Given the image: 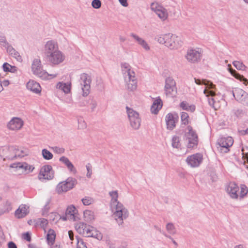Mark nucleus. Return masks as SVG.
Instances as JSON below:
<instances>
[{"mask_svg": "<svg viewBox=\"0 0 248 248\" xmlns=\"http://www.w3.org/2000/svg\"><path fill=\"white\" fill-rule=\"evenodd\" d=\"M163 103L161 99L159 98H156L153 102L151 107V111L153 114H156L159 110L162 108Z\"/></svg>", "mask_w": 248, "mask_h": 248, "instance_id": "27", "label": "nucleus"}, {"mask_svg": "<svg viewBox=\"0 0 248 248\" xmlns=\"http://www.w3.org/2000/svg\"><path fill=\"white\" fill-rule=\"evenodd\" d=\"M24 124L22 119L18 117H14L7 124L8 128L11 130H18L20 129Z\"/></svg>", "mask_w": 248, "mask_h": 248, "instance_id": "19", "label": "nucleus"}, {"mask_svg": "<svg viewBox=\"0 0 248 248\" xmlns=\"http://www.w3.org/2000/svg\"><path fill=\"white\" fill-rule=\"evenodd\" d=\"M172 146L173 148H178L180 146V138L177 136H174L172 138Z\"/></svg>", "mask_w": 248, "mask_h": 248, "instance_id": "50", "label": "nucleus"}, {"mask_svg": "<svg viewBox=\"0 0 248 248\" xmlns=\"http://www.w3.org/2000/svg\"><path fill=\"white\" fill-rule=\"evenodd\" d=\"M54 171L51 165H46L43 166L38 174V179L41 181L45 180H50L53 178Z\"/></svg>", "mask_w": 248, "mask_h": 248, "instance_id": "10", "label": "nucleus"}, {"mask_svg": "<svg viewBox=\"0 0 248 248\" xmlns=\"http://www.w3.org/2000/svg\"><path fill=\"white\" fill-rule=\"evenodd\" d=\"M27 88L28 90L32 92L35 93H39L41 91V87L40 84L33 80H30L27 83Z\"/></svg>", "mask_w": 248, "mask_h": 248, "instance_id": "23", "label": "nucleus"}, {"mask_svg": "<svg viewBox=\"0 0 248 248\" xmlns=\"http://www.w3.org/2000/svg\"><path fill=\"white\" fill-rule=\"evenodd\" d=\"M86 168L87 170L86 176L88 178H90L92 174V168L91 164L88 163L86 165Z\"/></svg>", "mask_w": 248, "mask_h": 248, "instance_id": "58", "label": "nucleus"}, {"mask_svg": "<svg viewBox=\"0 0 248 248\" xmlns=\"http://www.w3.org/2000/svg\"><path fill=\"white\" fill-rule=\"evenodd\" d=\"M81 201L83 204L86 206L89 205L94 202L93 199L90 197H85Z\"/></svg>", "mask_w": 248, "mask_h": 248, "instance_id": "51", "label": "nucleus"}, {"mask_svg": "<svg viewBox=\"0 0 248 248\" xmlns=\"http://www.w3.org/2000/svg\"><path fill=\"white\" fill-rule=\"evenodd\" d=\"M12 209L11 203L9 201H6L3 203V208L1 209L0 214L8 213Z\"/></svg>", "mask_w": 248, "mask_h": 248, "instance_id": "46", "label": "nucleus"}, {"mask_svg": "<svg viewBox=\"0 0 248 248\" xmlns=\"http://www.w3.org/2000/svg\"><path fill=\"white\" fill-rule=\"evenodd\" d=\"M226 190L231 198L238 199L239 195L237 192L239 190V187L237 184L234 183H230L227 186Z\"/></svg>", "mask_w": 248, "mask_h": 248, "instance_id": "21", "label": "nucleus"}, {"mask_svg": "<svg viewBox=\"0 0 248 248\" xmlns=\"http://www.w3.org/2000/svg\"><path fill=\"white\" fill-rule=\"evenodd\" d=\"M167 127L168 129L172 130L175 126L174 116L172 113H168L165 118Z\"/></svg>", "mask_w": 248, "mask_h": 248, "instance_id": "29", "label": "nucleus"}, {"mask_svg": "<svg viewBox=\"0 0 248 248\" xmlns=\"http://www.w3.org/2000/svg\"><path fill=\"white\" fill-rule=\"evenodd\" d=\"M56 234L55 231L52 229H49L47 234V241L49 245H52L55 242Z\"/></svg>", "mask_w": 248, "mask_h": 248, "instance_id": "37", "label": "nucleus"}, {"mask_svg": "<svg viewBox=\"0 0 248 248\" xmlns=\"http://www.w3.org/2000/svg\"><path fill=\"white\" fill-rule=\"evenodd\" d=\"M77 248H87L83 240L77 237Z\"/></svg>", "mask_w": 248, "mask_h": 248, "instance_id": "54", "label": "nucleus"}, {"mask_svg": "<svg viewBox=\"0 0 248 248\" xmlns=\"http://www.w3.org/2000/svg\"><path fill=\"white\" fill-rule=\"evenodd\" d=\"M59 161L66 166L67 169L70 172L73 174L77 173V170L75 167L67 157L62 156L59 158Z\"/></svg>", "mask_w": 248, "mask_h": 248, "instance_id": "25", "label": "nucleus"}, {"mask_svg": "<svg viewBox=\"0 0 248 248\" xmlns=\"http://www.w3.org/2000/svg\"><path fill=\"white\" fill-rule=\"evenodd\" d=\"M109 195L111 197V200L110 202V207L115 206L116 205L121 203L118 199V191L114 190L109 192Z\"/></svg>", "mask_w": 248, "mask_h": 248, "instance_id": "31", "label": "nucleus"}, {"mask_svg": "<svg viewBox=\"0 0 248 248\" xmlns=\"http://www.w3.org/2000/svg\"><path fill=\"white\" fill-rule=\"evenodd\" d=\"M29 154L28 150L22 147L4 146L0 149V156L4 161H12Z\"/></svg>", "mask_w": 248, "mask_h": 248, "instance_id": "1", "label": "nucleus"}, {"mask_svg": "<svg viewBox=\"0 0 248 248\" xmlns=\"http://www.w3.org/2000/svg\"><path fill=\"white\" fill-rule=\"evenodd\" d=\"M42 155L46 160H50L53 158V154L46 149L42 150Z\"/></svg>", "mask_w": 248, "mask_h": 248, "instance_id": "44", "label": "nucleus"}, {"mask_svg": "<svg viewBox=\"0 0 248 248\" xmlns=\"http://www.w3.org/2000/svg\"><path fill=\"white\" fill-rule=\"evenodd\" d=\"M166 230L167 232L171 234H175L176 233V230L174 225L171 223H169L166 225Z\"/></svg>", "mask_w": 248, "mask_h": 248, "instance_id": "47", "label": "nucleus"}, {"mask_svg": "<svg viewBox=\"0 0 248 248\" xmlns=\"http://www.w3.org/2000/svg\"><path fill=\"white\" fill-rule=\"evenodd\" d=\"M228 70L234 77L241 81H243V83L246 85L248 84V80L242 75L238 74L235 70L232 69L231 68V65L230 64H228Z\"/></svg>", "mask_w": 248, "mask_h": 248, "instance_id": "32", "label": "nucleus"}, {"mask_svg": "<svg viewBox=\"0 0 248 248\" xmlns=\"http://www.w3.org/2000/svg\"><path fill=\"white\" fill-rule=\"evenodd\" d=\"M150 7L151 9L156 14L162 21H165L167 19L168 17L167 10L158 3L152 2Z\"/></svg>", "mask_w": 248, "mask_h": 248, "instance_id": "11", "label": "nucleus"}, {"mask_svg": "<svg viewBox=\"0 0 248 248\" xmlns=\"http://www.w3.org/2000/svg\"><path fill=\"white\" fill-rule=\"evenodd\" d=\"M93 227L92 226H88V227L86 226V229L84 231V233L83 235H84L86 237H89L90 234L93 231V229H94Z\"/></svg>", "mask_w": 248, "mask_h": 248, "instance_id": "55", "label": "nucleus"}, {"mask_svg": "<svg viewBox=\"0 0 248 248\" xmlns=\"http://www.w3.org/2000/svg\"><path fill=\"white\" fill-rule=\"evenodd\" d=\"M6 50L10 55L16 59L17 61L20 62L22 61V57L20 55L19 53L16 51L12 46H11Z\"/></svg>", "mask_w": 248, "mask_h": 248, "instance_id": "36", "label": "nucleus"}, {"mask_svg": "<svg viewBox=\"0 0 248 248\" xmlns=\"http://www.w3.org/2000/svg\"><path fill=\"white\" fill-rule=\"evenodd\" d=\"M241 191L240 194V198H243L248 192V188L246 186L244 185H241Z\"/></svg>", "mask_w": 248, "mask_h": 248, "instance_id": "52", "label": "nucleus"}, {"mask_svg": "<svg viewBox=\"0 0 248 248\" xmlns=\"http://www.w3.org/2000/svg\"><path fill=\"white\" fill-rule=\"evenodd\" d=\"M2 68L4 72H9L11 73H16L17 70V68L15 66H12L7 62H5L2 65Z\"/></svg>", "mask_w": 248, "mask_h": 248, "instance_id": "39", "label": "nucleus"}, {"mask_svg": "<svg viewBox=\"0 0 248 248\" xmlns=\"http://www.w3.org/2000/svg\"><path fill=\"white\" fill-rule=\"evenodd\" d=\"M97 102L94 100H92L91 104V109L92 111H93L97 106Z\"/></svg>", "mask_w": 248, "mask_h": 248, "instance_id": "62", "label": "nucleus"}, {"mask_svg": "<svg viewBox=\"0 0 248 248\" xmlns=\"http://www.w3.org/2000/svg\"><path fill=\"white\" fill-rule=\"evenodd\" d=\"M181 119L182 124L186 125L189 123V116L188 114L186 112H181Z\"/></svg>", "mask_w": 248, "mask_h": 248, "instance_id": "48", "label": "nucleus"}, {"mask_svg": "<svg viewBox=\"0 0 248 248\" xmlns=\"http://www.w3.org/2000/svg\"><path fill=\"white\" fill-rule=\"evenodd\" d=\"M52 150L56 153L58 154H62L64 153L65 150L63 148H60L57 146H54L51 147Z\"/></svg>", "mask_w": 248, "mask_h": 248, "instance_id": "57", "label": "nucleus"}, {"mask_svg": "<svg viewBox=\"0 0 248 248\" xmlns=\"http://www.w3.org/2000/svg\"><path fill=\"white\" fill-rule=\"evenodd\" d=\"M0 46L1 47L6 49V50L11 46L8 42L6 36L2 33L0 34Z\"/></svg>", "mask_w": 248, "mask_h": 248, "instance_id": "38", "label": "nucleus"}, {"mask_svg": "<svg viewBox=\"0 0 248 248\" xmlns=\"http://www.w3.org/2000/svg\"><path fill=\"white\" fill-rule=\"evenodd\" d=\"M80 87L82 90V95L87 96L90 93L92 78L90 75L86 73H82L80 75L79 80Z\"/></svg>", "mask_w": 248, "mask_h": 248, "instance_id": "5", "label": "nucleus"}, {"mask_svg": "<svg viewBox=\"0 0 248 248\" xmlns=\"http://www.w3.org/2000/svg\"><path fill=\"white\" fill-rule=\"evenodd\" d=\"M180 107L185 110L190 111L193 112L195 110V106L193 104H189L186 101H182L180 104Z\"/></svg>", "mask_w": 248, "mask_h": 248, "instance_id": "34", "label": "nucleus"}, {"mask_svg": "<svg viewBox=\"0 0 248 248\" xmlns=\"http://www.w3.org/2000/svg\"><path fill=\"white\" fill-rule=\"evenodd\" d=\"M31 68L34 75L42 78H49L48 77H50L49 78H53L58 76V74L49 75L46 72L43 70L41 62L39 58H35L33 60Z\"/></svg>", "mask_w": 248, "mask_h": 248, "instance_id": "4", "label": "nucleus"}, {"mask_svg": "<svg viewBox=\"0 0 248 248\" xmlns=\"http://www.w3.org/2000/svg\"><path fill=\"white\" fill-rule=\"evenodd\" d=\"M89 237L95 238L98 240H101L103 238L102 234L95 229H93Z\"/></svg>", "mask_w": 248, "mask_h": 248, "instance_id": "45", "label": "nucleus"}, {"mask_svg": "<svg viewBox=\"0 0 248 248\" xmlns=\"http://www.w3.org/2000/svg\"><path fill=\"white\" fill-rule=\"evenodd\" d=\"M195 82L198 85L203 84L205 85L206 88L208 90L215 89V85L213 83L209 81H207L205 79H200L194 78Z\"/></svg>", "mask_w": 248, "mask_h": 248, "instance_id": "33", "label": "nucleus"}, {"mask_svg": "<svg viewBox=\"0 0 248 248\" xmlns=\"http://www.w3.org/2000/svg\"><path fill=\"white\" fill-rule=\"evenodd\" d=\"M106 244L109 248H115V243L114 241L108 239L106 241Z\"/></svg>", "mask_w": 248, "mask_h": 248, "instance_id": "61", "label": "nucleus"}, {"mask_svg": "<svg viewBox=\"0 0 248 248\" xmlns=\"http://www.w3.org/2000/svg\"><path fill=\"white\" fill-rule=\"evenodd\" d=\"M8 248H17V247L15 243L12 241L9 242L8 243Z\"/></svg>", "mask_w": 248, "mask_h": 248, "instance_id": "64", "label": "nucleus"}, {"mask_svg": "<svg viewBox=\"0 0 248 248\" xmlns=\"http://www.w3.org/2000/svg\"><path fill=\"white\" fill-rule=\"evenodd\" d=\"M130 36L132 37L135 41L138 43V44L140 45L145 50L149 51L150 49V47L147 42L142 39V38L140 37L134 33H131Z\"/></svg>", "mask_w": 248, "mask_h": 248, "instance_id": "26", "label": "nucleus"}, {"mask_svg": "<svg viewBox=\"0 0 248 248\" xmlns=\"http://www.w3.org/2000/svg\"><path fill=\"white\" fill-rule=\"evenodd\" d=\"M56 88L62 91L65 93H69L71 89V83L70 82H59L56 85Z\"/></svg>", "mask_w": 248, "mask_h": 248, "instance_id": "28", "label": "nucleus"}, {"mask_svg": "<svg viewBox=\"0 0 248 248\" xmlns=\"http://www.w3.org/2000/svg\"><path fill=\"white\" fill-rule=\"evenodd\" d=\"M49 216L50 219L55 222H57L59 219H62V217L56 213H51Z\"/></svg>", "mask_w": 248, "mask_h": 248, "instance_id": "53", "label": "nucleus"}, {"mask_svg": "<svg viewBox=\"0 0 248 248\" xmlns=\"http://www.w3.org/2000/svg\"><path fill=\"white\" fill-rule=\"evenodd\" d=\"M77 184V180L73 178L69 177L65 181L59 183L57 187L56 191L59 193L66 192L73 188Z\"/></svg>", "mask_w": 248, "mask_h": 248, "instance_id": "8", "label": "nucleus"}, {"mask_svg": "<svg viewBox=\"0 0 248 248\" xmlns=\"http://www.w3.org/2000/svg\"><path fill=\"white\" fill-rule=\"evenodd\" d=\"M232 94L238 101L243 104H248V94L242 89L234 88L232 91Z\"/></svg>", "mask_w": 248, "mask_h": 248, "instance_id": "14", "label": "nucleus"}, {"mask_svg": "<svg viewBox=\"0 0 248 248\" xmlns=\"http://www.w3.org/2000/svg\"><path fill=\"white\" fill-rule=\"evenodd\" d=\"M9 167L14 169L13 171L16 172L21 170V172L28 171V172H32L34 167L26 162H17L11 164Z\"/></svg>", "mask_w": 248, "mask_h": 248, "instance_id": "15", "label": "nucleus"}, {"mask_svg": "<svg viewBox=\"0 0 248 248\" xmlns=\"http://www.w3.org/2000/svg\"><path fill=\"white\" fill-rule=\"evenodd\" d=\"M29 213V207L25 204L20 205L15 212V216L18 218L25 217Z\"/></svg>", "mask_w": 248, "mask_h": 248, "instance_id": "24", "label": "nucleus"}, {"mask_svg": "<svg viewBox=\"0 0 248 248\" xmlns=\"http://www.w3.org/2000/svg\"><path fill=\"white\" fill-rule=\"evenodd\" d=\"M130 125L134 128V129H138L140 125V119L139 117L132 119L130 120Z\"/></svg>", "mask_w": 248, "mask_h": 248, "instance_id": "43", "label": "nucleus"}, {"mask_svg": "<svg viewBox=\"0 0 248 248\" xmlns=\"http://www.w3.org/2000/svg\"><path fill=\"white\" fill-rule=\"evenodd\" d=\"M49 209V207L48 206V204L47 203L46 204V205L44 207V208L42 209V214L43 216H46L47 215V213L48 212Z\"/></svg>", "mask_w": 248, "mask_h": 248, "instance_id": "59", "label": "nucleus"}, {"mask_svg": "<svg viewBox=\"0 0 248 248\" xmlns=\"http://www.w3.org/2000/svg\"><path fill=\"white\" fill-rule=\"evenodd\" d=\"M125 88L129 91L133 92L137 88V79L135 74L124 77Z\"/></svg>", "mask_w": 248, "mask_h": 248, "instance_id": "16", "label": "nucleus"}, {"mask_svg": "<svg viewBox=\"0 0 248 248\" xmlns=\"http://www.w3.org/2000/svg\"><path fill=\"white\" fill-rule=\"evenodd\" d=\"M48 223V221L47 219L45 218H41L40 219V226L43 228L44 230L45 227L46 226L47 224Z\"/></svg>", "mask_w": 248, "mask_h": 248, "instance_id": "60", "label": "nucleus"}, {"mask_svg": "<svg viewBox=\"0 0 248 248\" xmlns=\"http://www.w3.org/2000/svg\"><path fill=\"white\" fill-rule=\"evenodd\" d=\"M202 161V155L200 153L188 156L186 159L187 164L193 168L198 167Z\"/></svg>", "mask_w": 248, "mask_h": 248, "instance_id": "18", "label": "nucleus"}, {"mask_svg": "<svg viewBox=\"0 0 248 248\" xmlns=\"http://www.w3.org/2000/svg\"><path fill=\"white\" fill-rule=\"evenodd\" d=\"M127 113L128 115V117L129 120H132L135 119L139 116V113L136 111L134 110L133 109L130 108L128 107H126Z\"/></svg>", "mask_w": 248, "mask_h": 248, "instance_id": "42", "label": "nucleus"}, {"mask_svg": "<svg viewBox=\"0 0 248 248\" xmlns=\"http://www.w3.org/2000/svg\"><path fill=\"white\" fill-rule=\"evenodd\" d=\"M213 90L214 89L208 90L207 89H205L203 91V93L207 97L211 96V98H208V103L210 106L215 110H217L218 108V106L215 101V99L214 98L216 95V93Z\"/></svg>", "mask_w": 248, "mask_h": 248, "instance_id": "22", "label": "nucleus"}, {"mask_svg": "<svg viewBox=\"0 0 248 248\" xmlns=\"http://www.w3.org/2000/svg\"><path fill=\"white\" fill-rule=\"evenodd\" d=\"M233 143V140L231 137H221L217 140V149L221 153H227Z\"/></svg>", "mask_w": 248, "mask_h": 248, "instance_id": "7", "label": "nucleus"}, {"mask_svg": "<svg viewBox=\"0 0 248 248\" xmlns=\"http://www.w3.org/2000/svg\"><path fill=\"white\" fill-rule=\"evenodd\" d=\"M164 90L167 96L170 97L175 96L177 93L176 83L172 78L168 77L166 78Z\"/></svg>", "mask_w": 248, "mask_h": 248, "instance_id": "9", "label": "nucleus"}, {"mask_svg": "<svg viewBox=\"0 0 248 248\" xmlns=\"http://www.w3.org/2000/svg\"><path fill=\"white\" fill-rule=\"evenodd\" d=\"M110 209L114 220L119 226L123 225L124 220L129 216V211L127 208L121 203L111 207Z\"/></svg>", "mask_w": 248, "mask_h": 248, "instance_id": "3", "label": "nucleus"}, {"mask_svg": "<svg viewBox=\"0 0 248 248\" xmlns=\"http://www.w3.org/2000/svg\"><path fill=\"white\" fill-rule=\"evenodd\" d=\"M10 84V82L8 80H4L2 81H0V85L2 88L3 87H7Z\"/></svg>", "mask_w": 248, "mask_h": 248, "instance_id": "63", "label": "nucleus"}, {"mask_svg": "<svg viewBox=\"0 0 248 248\" xmlns=\"http://www.w3.org/2000/svg\"><path fill=\"white\" fill-rule=\"evenodd\" d=\"M92 6L95 9H99L101 6V2L100 0H93L92 2Z\"/></svg>", "mask_w": 248, "mask_h": 248, "instance_id": "56", "label": "nucleus"}, {"mask_svg": "<svg viewBox=\"0 0 248 248\" xmlns=\"http://www.w3.org/2000/svg\"><path fill=\"white\" fill-rule=\"evenodd\" d=\"M122 74L124 77L135 74V72L131 69V66L126 62L121 64Z\"/></svg>", "mask_w": 248, "mask_h": 248, "instance_id": "30", "label": "nucleus"}, {"mask_svg": "<svg viewBox=\"0 0 248 248\" xmlns=\"http://www.w3.org/2000/svg\"><path fill=\"white\" fill-rule=\"evenodd\" d=\"M59 50L58 44L54 40H49L44 45V51L46 57Z\"/></svg>", "mask_w": 248, "mask_h": 248, "instance_id": "17", "label": "nucleus"}, {"mask_svg": "<svg viewBox=\"0 0 248 248\" xmlns=\"http://www.w3.org/2000/svg\"><path fill=\"white\" fill-rule=\"evenodd\" d=\"M79 129H85L87 127V124L83 117L78 116L77 117Z\"/></svg>", "mask_w": 248, "mask_h": 248, "instance_id": "41", "label": "nucleus"}, {"mask_svg": "<svg viewBox=\"0 0 248 248\" xmlns=\"http://www.w3.org/2000/svg\"><path fill=\"white\" fill-rule=\"evenodd\" d=\"M84 220L87 222H91L94 219L93 212L91 210H86L83 213Z\"/></svg>", "mask_w": 248, "mask_h": 248, "instance_id": "35", "label": "nucleus"}, {"mask_svg": "<svg viewBox=\"0 0 248 248\" xmlns=\"http://www.w3.org/2000/svg\"><path fill=\"white\" fill-rule=\"evenodd\" d=\"M86 228V224L82 222L78 223L76 226L75 228L78 233L80 234H83L84 231Z\"/></svg>", "mask_w": 248, "mask_h": 248, "instance_id": "40", "label": "nucleus"}, {"mask_svg": "<svg viewBox=\"0 0 248 248\" xmlns=\"http://www.w3.org/2000/svg\"><path fill=\"white\" fill-rule=\"evenodd\" d=\"M155 40L160 44H164L170 49H177L182 45L181 39L176 35L167 33L157 35Z\"/></svg>", "mask_w": 248, "mask_h": 248, "instance_id": "2", "label": "nucleus"}, {"mask_svg": "<svg viewBox=\"0 0 248 248\" xmlns=\"http://www.w3.org/2000/svg\"><path fill=\"white\" fill-rule=\"evenodd\" d=\"M48 62L53 65H58L63 62L65 57L64 54L60 50H58L46 57Z\"/></svg>", "mask_w": 248, "mask_h": 248, "instance_id": "12", "label": "nucleus"}, {"mask_svg": "<svg viewBox=\"0 0 248 248\" xmlns=\"http://www.w3.org/2000/svg\"><path fill=\"white\" fill-rule=\"evenodd\" d=\"M77 211L76 208L74 206L71 205L68 206L65 211V215L62 217V219L63 221L67 220H76Z\"/></svg>", "mask_w": 248, "mask_h": 248, "instance_id": "20", "label": "nucleus"}, {"mask_svg": "<svg viewBox=\"0 0 248 248\" xmlns=\"http://www.w3.org/2000/svg\"><path fill=\"white\" fill-rule=\"evenodd\" d=\"M185 138L186 141L187 142V147L189 148H193L198 144V136L193 130L192 127L190 126H188L186 128Z\"/></svg>", "mask_w": 248, "mask_h": 248, "instance_id": "6", "label": "nucleus"}, {"mask_svg": "<svg viewBox=\"0 0 248 248\" xmlns=\"http://www.w3.org/2000/svg\"><path fill=\"white\" fill-rule=\"evenodd\" d=\"M234 66L239 70H245L246 69V66L243 63V62L235 61L232 62Z\"/></svg>", "mask_w": 248, "mask_h": 248, "instance_id": "49", "label": "nucleus"}, {"mask_svg": "<svg viewBox=\"0 0 248 248\" xmlns=\"http://www.w3.org/2000/svg\"><path fill=\"white\" fill-rule=\"evenodd\" d=\"M202 56L201 49H189L187 50L186 58L187 61L191 63H196L200 61Z\"/></svg>", "mask_w": 248, "mask_h": 248, "instance_id": "13", "label": "nucleus"}]
</instances>
